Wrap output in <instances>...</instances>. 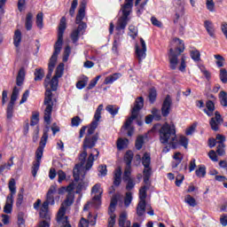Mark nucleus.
Listing matches in <instances>:
<instances>
[{
    "label": "nucleus",
    "instance_id": "obj_1",
    "mask_svg": "<svg viewBox=\"0 0 227 227\" xmlns=\"http://www.w3.org/2000/svg\"><path fill=\"white\" fill-rule=\"evenodd\" d=\"M65 29H67V18L63 16L60 19L58 30V40L55 43L54 52L50 59V62L48 65V74L44 80V86L46 88V91L44 94L43 101V105L45 106L43 119L47 125H51L52 107H54V101H52V89H49L47 87L49 86V84L51 85V77H52V72H54L56 61H58V55L59 54V52H61V49L63 48V35H65Z\"/></svg>",
    "mask_w": 227,
    "mask_h": 227
},
{
    "label": "nucleus",
    "instance_id": "obj_26",
    "mask_svg": "<svg viewBox=\"0 0 227 227\" xmlns=\"http://www.w3.org/2000/svg\"><path fill=\"white\" fill-rule=\"evenodd\" d=\"M12 166H13V157H11L7 163L0 166V175H3L4 171H10V169H12Z\"/></svg>",
    "mask_w": 227,
    "mask_h": 227
},
{
    "label": "nucleus",
    "instance_id": "obj_33",
    "mask_svg": "<svg viewBox=\"0 0 227 227\" xmlns=\"http://www.w3.org/2000/svg\"><path fill=\"white\" fill-rule=\"evenodd\" d=\"M219 98L221 106L227 107V92L224 90L220 91Z\"/></svg>",
    "mask_w": 227,
    "mask_h": 227
},
{
    "label": "nucleus",
    "instance_id": "obj_2",
    "mask_svg": "<svg viewBox=\"0 0 227 227\" xmlns=\"http://www.w3.org/2000/svg\"><path fill=\"white\" fill-rule=\"evenodd\" d=\"M97 141H98V133H96L94 136L85 137L82 144L83 152L80 153L79 163L73 169L74 182H82L86 173L93 168V162L98 159L100 152L95 148Z\"/></svg>",
    "mask_w": 227,
    "mask_h": 227
},
{
    "label": "nucleus",
    "instance_id": "obj_16",
    "mask_svg": "<svg viewBox=\"0 0 227 227\" xmlns=\"http://www.w3.org/2000/svg\"><path fill=\"white\" fill-rule=\"evenodd\" d=\"M56 192H58V185L52 184L46 193V200L43 203H46L48 207L49 205H54V194Z\"/></svg>",
    "mask_w": 227,
    "mask_h": 227
},
{
    "label": "nucleus",
    "instance_id": "obj_23",
    "mask_svg": "<svg viewBox=\"0 0 227 227\" xmlns=\"http://www.w3.org/2000/svg\"><path fill=\"white\" fill-rule=\"evenodd\" d=\"M204 27H205L207 34L209 35V36L214 37L215 35V30L214 29V23H212V21H210V20H206L204 22Z\"/></svg>",
    "mask_w": 227,
    "mask_h": 227
},
{
    "label": "nucleus",
    "instance_id": "obj_25",
    "mask_svg": "<svg viewBox=\"0 0 227 227\" xmlns=\"http://www.w3.org/2000/svg\"><path fill=\"white\" fill-rule=\"evenodd\" d=\"M150 189V181L149 184L142 186L139 190V200L140 201H146V191Z\"/></svg>",
    "mask_w": 227,
    "mask_h": 227
},
{
    "label": "nucleus",
    "instance_id": "obj_10",
    "mask_svg": "<svg viewBox=\"0 0 227 227\" xmlns=\"http://www.w3.org/2000/svg\"><path fill=\"white\" fill-rule=\"evenodd\" d=\"M120 195L115 194L112 197L110 206L108 207V214L110 215L108 219V227H114L116 224V215H114V210H116V205H118V200Z\"/></svg>",
    "mask_w": 227,
    "mask_h": 227
},
{
    "label": "nucleus",
    "instance_id": "obj_22",
    "mask_svg": "<svg viewBox=\"0 0 227 227\" xmlns=\"http://www.w3.org/2000/svg\"><path fill=\"white\" fill-rule=\"evenodd\" d=\"M25 77H26V71L24 70V67H21L16 78L17 86H22V84H24Z\"/></svg>",
    "mask_w": 227,
    "mask_h": 227
},
{
    "label": "nucleus",
    "instance_id": "obj_51",
    "mask_svg": "<svg viewBox=\"0 0 227 227\" xmlns=\"http://www.w3.org/2000/svg\"><path fill=\"white\" fill-rule=\"evenodd\" d=\"M77 4H78V0H73L71 4V7L69 9V15L71 17H74V15H75V9L77 8Z\"/></svg>",
    "mask_w": 227,
    "mask_h": 227
},
{
    "label": "nucleus",
    "instance_id": "obj_62",
    "mask_svg": "<svg viewBox=\"0 0 227 227\" xmlns=\"http://www.w3.org/2000/svg\"><path fill=\"white\" fill-rule=\"evenodd\" d=\"M151 22L153 26H156V27H162V22L159 21V20H157V18L154 16L151 18Z\"/></svg>",
    "mask_w": 227,
    "mask_h": 227
},
{
    "label": "nucleus",
    "instance_id": "obj_31",
    "mask_svg": "<svg viewBox=\"0 0 227 227\" xmlns=\"http://www.w3.org/2000/svg\"><path fill=\"white\" fill-rule=\"evenodd\" d=\"M214 58L216 59V67H218V68H223V67H224V61H226L224 57L221 54H215L214 55Z\"/></svg>",
    "mask_w": 227,
    "mask_h": 227
},
{
    "label": "nucleus",
    "instance_id": "obj_52",
    "mask_svg": "<svg viewBox=\"0 0 227 227\" xmlns=\"http://www.w3.org/2000/svg\"><path fill=\"white\" fill-rule=\"evenodd\" d=\"M38 121H40V114L35 113L32 115L30 125L35 127V125H37Z\"/></svg>",
    "mask_w": 227,
    "mask_h": 227
},
{
    "label": "nucleus",
    "instance_id": "obj_38",
    "mask_svg": "<svg viewBox=\"0 0 227 227\" xmlns=\"http://www.w3.org/2000/svg\"><path fill=\"white\" fill-rule=\"evenodd\" d=\"M220 81L223 84H227V70L226 68H221L219 73Z\"/></svg>",
    "mask_w": 227,
    "mask_h": 227
},
{
    "label": "nucleus",
    "instance_id": "obj_3",
    "mask_svg": "<svg viewBox=\"0 0 227 227\" xmlns=\"http://www.w3.org/2000/svg\"><path fill=\"white\" fill-rule=\"evenodd\" d=\"M152 132H157L159 130L160 134V143L161 145H172L173 148L175 143H176V129H175V124L169 125V123L165 122L162 126L160 124H155L152 128Z\"/></svg>",
    "mask_w": 227,
    "mask_h": 227
},
{
    "label": "nucleus",
    "instance_id": "obj_32",
    "mask_svg": "<svg viewBox=\"0 0 227 227\" xmlns=\"http://www.w3.org/2000/svg\"><path fill=\"white\" fill-rule=\"evenodd\" d=\"M35 81H42L45 75V72L43 71V68H36L35 73Z\"/></svg>",
    "mask_w": 227,
    "mask_h": 227
},
{
    "label": "nucleus",
    "instance_id": "obj_36",
    "mask_svg": "<svg viewBox=\"0 0 227 227\" xmlns=\"http://www.w3.org/2000/svg\"><path fill=\"white\" fill-rule=\"evenodd\" d=\"M19 97V89L17 87L13 88L12 94L11 96V101L9 103L10 106H15V102L17 98Z\"/></svg>",
    "mask_w": 227,
    "mask_h": 227
},
{
    "label": "nucleus",
    "instance_id": "obj_49",
    "mask_svg": "<svg viewBox=\"0 0 227 227\" xmlns=\"http://www.w3.org/2000/svg\"><path fill=\"white\" fill-rule=\"evenodd\" d=\"M79 35H81L80 32H78L75 29L73 30V32L70 35V38H71L73 43H77V42H79Z\"/></svg>",
    "mask_w": 227,
    "mask_h": 227
},
{
    "label": "nucleus",
    "instance_id": "obj_40",
    "mask_svg": "<svg viewBox=\"0 0 227 227\" xmlns=\"http://www.w3.org/2000/svg\"><path fill=\"white\" fill-rule=\"evenodd\" d=\"M132 174V167H126L124 169V174H123V181L127 182V180H130V175Z\"/></svg>",
    "mask_w": 227,
    "mask_h": 227
},
{
    "label": "nucleus",
    "instance_id": "obj_47",
    "mask_svg": "<svg viewBox=\"0 0 227 227\" xmlns=\"http://www.w3.org/2000/svg\"><path fill=\"white\" fill-rule=\"evenodd\" d=\"M196 127H198V122H194L188 129H186V136H192V134H194V132L196 131Z\"/></svg>",
    "mask_w": 227,
    "mask_h": 227
},
{
    "label": "nucleus",
    "instance_id": "obj_6",
    "mask_svg": "<svg viewBox=\"0 0 227 227\" xmlns=\"http://www.w3.org/2000/svg\"><path fill=\"white\" fill-rule=\"evenodd\" d=\"M172 43H174V45H179L176 48V51H178V54L175 53L173 48L169 49L168 54L170 68L171 70H176V67L178 65V56H180V54L184 52L185 46L184 45V42L178 38L174 39Z\"/></svg>",
    "mask_w": 227,
    "mask_h": 227
},
{
    "label": "nucleus",
    "instance_id": "obj_13",
    "mask_svg": "<svg viewBox=\"0 0 227 227\" xmlns=\"http://www.w3.org/2000/svg\"><path fill=\"white\" fill-rule=\"evenodd\" d=\"M223 121H224L223 120L221 114L218 111L215 112V117H212L211 120L209 121V124L212 130L217 132V130H219V127L223 125Z\"/></svg>",
    "mask_w": 227,
    "mask_h": 227
},
{
    "label": "nucleus",
    "instance_id": "obj_56",
    "mask_svg": "<svg viewBox=\"0 0 227 227\" xmlns=\"http://www.w3.org/2000/svg\"><path fill=\"white\" fill-rule=\"evenodd\" d=\"M153 118L159 121L161 118L160 112L157 108H153L152 110Z\"/></svg>",
    "mask_w": 227,
    "mask_h": 227
},
{
    "label": "nucleus",
    "instance_id": "obj_50",
    "mask_svg": "<svg viewBox=\"0 0 227 227\" xmlns=\"http://www.w3.org/2000/svg\"><path fill=\"white\" fill-rule=\"evenodd\" d=\"M157 98V90L155 89H151L149 91V101L153 104Z\"/></svg>",
    "mask_w": 227,
    "mask_h": 227
},
{
    "label": "nucleus",
    "instance_id": "obj_12",
    "mask_svg": "<svg viewBox=\"0 0 227 227\" xmlns=\"http://www.w3.org/2000/svg\"><path fill=\"white\" fill-rule=\"evenodd\" d=\"M64 70H65V64L60 63L57 67L55 75L52 77V79L51 81V91H56V90H58V82H59L58 79H59V77L63 76Z\"/></svg>",
    "mask_w": 227,
    "mask_h": 227
},
{
    "label": "nucleus",
    "instance_id": "obj_53",
    "mask_svg": "<svg viewBox=\"0 0 227 227\" xmlns=\"http://www.w3.org/2000/svg\"><path fill=\"white\" fill-rule=\"evenodd\" d=\"M184 201L190 205V207H196V200L191 195H187Z\"/></svg>",
    "mask_w": 227,
    "mask_h": 227
},
{
    "label": "nucleus",
    "instance_id": "obj_58",
    "mask_svg": "<svg viewBox=\"0 0 227 227\" xmlns=\"http://www.w3.org/2000/svg\"><path fill=\"white\" fill-rule=\"evenodd\" d=\"M13 118V105H8L7 106V120Z\"/></svg>",
    "mask_w": 227,
    "mask_h": 227
},
{
    "label": "nucleus",
    "instance_id": "obj_4",
    "mask_svg": "<svg viewBox=\"0 0 227 227\" xmlns=\"http://www.w3.org/2000/svg\"><path fill=\"white\" fill-rule=\"evenodd\" d=\"M134 0H126L125 4L121 5V16L118 19L116 30L121 31L127 27L129 20H130V13H132V6H134Z\"/></svg>",
    "mask_w": 227,
    "mask_h": 227
},
{
    "label": "nucleus",
    "instance_id": "obj_34",
    "mask_svg": "<svg viewBox=\"0 0 227 227\" xmlns=\"http://www.w3.org/2000/svg\"><path fill=\"white\" fill-rule=\"evenodd\" d=\"M129 145V139L127 138H119L117 140V148L118 150H123V148H127V145Z\"/></svg>",
    "mask_w": 227,
    "mask_h": 227
},
{
    "label": "nucleus",
    "instance_id": "obj_39",
    "mask_svg": "<svg viewBox=\"0 0 227 227\" xmlns=\"http://www.w3.org/2000/svg\"><path fill=\"white\" fill-rule=\"evenodd\" d=\"M143 145H145V137L138 136L135 142V146L137 150H141V148H143Z\"/></svg>",
    "mask_w": 227,
    "mask_h": 227
},
{
    "label": "nucleus",
    "instance_id": "obj_46",
    "mask_svg": "<svg viewBox=\"0 0 227 227\" xmlns=\"http://www.w3.org/2000/svg\"><path fill=\"white\" fill-rule=\"evenodd\" d=\"M197 176H199L200 178L205 176L207 175V168H205L204 166H200L199 167V169H197L195 171Z\"/></svg>",
    "mask_w": 227,
    "mask_h": 227
},
{
    "label": "nucleus",
    "instance_id": "obj_28",
    "mask_svg": "<svg viewBox=\"0 0 227 227\" xmlns=\"http://www.w3.org/2000/svg\"><path fill=\"white\" fill-rule=\"evenodd\" d=\"M119 77H121V74L114 73V74L109 75L105 79V84H113L114 81H118Z\"/></svg>",
    "mask_w": 227,
    "mask_h": 227
},
{
    "label": "nucleus",
    "instance_id": "obj_19",
    "mask_svg": "<svg viewBox=\"0 0 227 227\" xmlns=\"http://www.w3.org/2000/svg\"><path fill=\"white\" fill-rule=\"evenodd\" d=\"M130 221L127 220V212H122L119 215V226L120 227H130Z\"/></svg>",
    "mask_w": 227,
    "mask_h": 227
},
{
    "label": "nucleus",
    "instance_id": "obj_64",
    "mask_svg": "<svg viewBox=\"0 0 227 227\" xmlns=\"http://www.w3.org/2000/svg\"><path fill=\"white\" fill-rule=\"evenodd\" d=\"M220 224L222 226H227V215L223 214L220 216Z\"/></svg>",
    "mask_w": 227,
    "mask_h": 227
},
{
    "label": "nucleus",
    "instance_id": "obj_45",
    "mask_svg": "<svg viewBox=\"0 0 227 227\" xmlns=\"http://www.w3.org/2000/svg\"><path fill=\"white\" fill-rule=\"evenodd\" d=\"M22 201H24V189H21L18 193L16 206L20 207V205H22Z\"/></svg>",
    "mask_w": 227,
    "mask_h": 227
},
{
    "label": "nucleus",
    "instance_id": "obj_20",
    "mask_svg": "<svg viewBox=\"0 0 227 227\" xmlns=\"http://www.w3.org/2000/svg\"><path fill=\"white\" fill-rule=\"evenodd\" d=\"M146 212V200H139L137 206V215L141 217Z\"/></svg>",
    "mask_w": 227,
    "mask_h": 227
},
{
    "label": "nucleus",
    "instance_id": "obj_11",
    "mask_svg": "<svg viewBox=\"0 0 227 227\" xmlns=\"http://www.w3.org/2000/svg\"><path fill=\"white\" fill-rule=\"evenodd\" d=\"M104 109V105H99L96 110V113L94 114V121L90 123V126L87 131L86 136H91L94 134L95 130L97 129V127H98V121H100V119L102 118V110Z\"/></svg>",
    "mask_w": 227,
    "mask_h": 227
},
{
    "label": "nucleus",
    "instance_id": "obj_59",
    "mask_svg": "<svg viewBox=\"0 0 227 227\" xmlns=\"http://www.w3.org/2000/svg\"><path fill=\"white\" fill-rule=\"evenodd\" d=\"M71 49L69 46H67L64 51L63 61H68V58L70 57Z\"/></svg>",
    "mask_w": 227,
    "mask_h": 227
},
{
    "label": "nucleus",
    "instance_id": "obj_60",
    "mask_svg": "<svg viewBox=\"0 0 227 227\" xmlns=\"http://www.w3.org/2000/svg\"><path fill=\"white\" fill-rule=\"evenodd\" d=\"M208 157L213 160V162H217V160H219V159H217V153L214 150L209 151Z\"/></svg>",
    "mask_w": 227,
    "mask_h": 227
},
{
    "label": "nucleus",
    "instance_id": "obj_44",
    "mask_svg": "<svg viewBox=\"0 0 227 227\" xmlns=\"http://www.w3.org/2000/svg\"><path fill=\"white\" fill-rule=\"evenodd\" d=\"M73 204H74V193H67V198L64 201V205H66V207H70Z\"/></svg>",
    "mask_w": 227,
    "mask_h": 227
},
{
    "label": "nucleus",
    "instance_id": "obj_24",
    "mask_svg": "<svg viewBox=\"0 0 227 227\" xmlns=\"http://www.w3.org/2000/svg\"><path fill=\"white\" fill-rule=\"evenodd\" d=\"M206 106H207V110H204L206 114H207V116H213L214 115V111H215V105H214V102H212V100H208L206 103Z\"/></svg>",
    "mask_w": 227,
    "mask_h": 227
},
{
    "label": "nucleus",
    "instance_id": "obj_54",
    "mask_svg": "<svg viewBox=\"0 0 227 227\" xmlns=\"http://www.w3.org/2000/svg\"><path fill=\"white\" fill-rule=\"evenodd\" d=\"M18 226L26 227V220H24V214L22 213L18 215Z\"/></svg>",
    "mask_w": 227,
    "mask_h": 227
},
{
    "label": "nucleus",
    "instance_id": "obj_37",
    "mask_svg": "<svg viewBox=\"0 0 227 227\" xmlns=\"http://www.w3.org/2000/svg\"><path fill=\"white\" fill-rule=\"evenodd\" d=\"M35 23L39 29H42V27H43V12L37 13Z\"/></svg>",
    "mask_w": 227,
    "mask_h": 227
},
{
    "label": "nucleus",
    "instance_id": "obj_18",
    "mask_svg": "<svg viewBox=\"0 0 227 227\" xmlns=\"http://www.w3.org/2000/svg\"><path fill=\"white\" fill-rule=\"evenodd\" d=\"M120 184H121V167H118L114 171V185L120 187Z\"/></svg>",
    "mask_w": 227,
    "mask_h": 227
},
{
    "label": "nucleus",
    "instance_id": "obj_5",
    "mask_svg": "<svg viewBox=\"0 0 227 227\" xmlns=\"http://www.w3.org/2000/svg\"><path fill=\"white\" fill-rule=\"evenodd\" d=\"M47 139H49V134L47 133V131H44L43 137H41L39 146L35 151V161L33 162L32 167L33 176H36L38 169H40V162L42 161V158L43 157V148H45V145H47Z\"/></svg>",
    "mask_w": 227,
    "mask_h": 227
},
{
    "label": "nucleus",
    "instance_id": "obj_55",
    "mask_svg": "<svg viewBox=\"0 0 227 227\" xmlns=\"http://www.w3.org/2000/svg\"><path fill=\"white\" fill-rule=\"evenodd\" d=\"M9 190L11 194H15L17 192V188L15 187V179L12 178L9 182Z\"/></svg>",
    "mask_w": 227,
    "mask_h": 227
},
{
    "label": "nucleus",
    "instance_id": "obj_42",
    "mask_svg": "<svg viewBox=\"0 0 227 227\" xmlns=\"http://www.w3.org/2000/svg\"><path fill=\"white\" fill-rule=\"evenodd\" d=\"M130 203H132V192H127L126 196L124 198V206L126 207H130Z\"/></svg>",
    "mask_w": 227,
    "mask_h": 227
},
{
    "label": "nucleus",
    "instance_id": "obj_29",
    "mask_svg": "<svg viewBox=\"0 0 227 227\" xmlns=\"http://www.w3.org/2000/svg\"><path fill=\"white\" fill-rule=\"evenodd\" d=\"M21 42H22V33L20 32V30H16L13 37V43L15 47H19Z\"/></svg>",
    "mask_w": 227,
    "mask_h": 227
},
{
    "label": "nucleus",
    "instance_id": "obj_15",
    "mask_svg": "<svg viewBox=\"0 0 227 227\" xmlns=\"http://www.w3.org/2000/svg\"><path fill=\"white\" fill-rule=\"evenodd\" d=\"M140 44L141 48H139L137 44L136 45V54L139 63H141L142 59L146 58V43L145 42V39L140 38Z\"/></svg>",
    "mask_w": 227,
    "mask_h": 227
},
{
    "label": "nucleus",
    "instance_id": "obj_30",
    "mask_svg": "<svg viewBox=\"0 0 227 227\" xmlns=\"http://www.w3.org/2000/svg\"><path fill=\"white\" fill-rule=\"evenodd\" d=\"M25 27L27 31H31V28L33 27V13L28 12L27 14Z\"/></svg>",
    "mask_w": 227,
    "mask_h": 227
},
{
    "label": "nucleus",
    "instance_id": "obj_57",
    "mask_svg": "<svg viewBox=\"0 0 227 227\" xmlns=\"http://www.w3.org/2000/svg\"><path fill=\"white\" fill-rule=\"evenodd\" d=\"M98 170L101 176H106L107 175V166L106 165H100Z\"/></svg>",
    "mask_w": 227,
    "mask_h": 227
},
{
    "label": "nucleus",
    "instance_id": "obj_48",
    "mask_svg": "<svg viewBox=\"0 0 227 227\" xmlns=\"http://www.w3.org/2000/svg\"><path fill=\"white\" fill-rule=\"evenodd\" d=\"M80 123H82L81 117L76 115L71 119V127H79Z\"/></svg>",
    "mask_w": 227,
    "mask_h": 227
},
{
    "label": "nucleus",
    "instance_id": "obj_41",
    "mask_svg": "<svg viewBox=\"0 0 227 227\" xmlns=\"http://www.w3.org/2000/svg\"><path fill=\"white\" fill-rule=\"evenodd\" d=\"M225 146L224 143L218 144L216 147L217 155H220L221 157H223V155H226V151L224 150Z\"/></svg>",
    "mask_w": 227,
    "mask_h": 227
},
{
    "label": "nucleus",
    "instance_id": "obj_21",
    "mask_svg": "<svg viewBox=\"0 0 227 227\" xmlns=\"http://www.w3.org/2000/svg\"><path fill=\"white\" fill-rule=\"evenodd\" d=\"M39 214L42 219H46V220L51 219V215H49V206H47V203H43L41 207V211Z\"/></svg>",
    "mask_w": 227,
    "mask_h": 227
},
{
    "label": "nucleus",
    "instance_id": "obj_27",
    "mask_svg": "<svg viewBox=\"0 0 227 227\" xmlns=\"http://www.w3.org/2000/svg\"><path fill=\"white\" fill-rule=\"evenodd\" d=\"M134 159V153L132 151H128L124 155V161L126 167H132V160Z\"/></svg>",
    "mask_w": 227,
    "mask_h": 227
},
{
    "label": "nucleus",
    "instance_id": "obj_14",
    "mask_svg": "<svg viewBox=\"0 0 227 227\" xmlns=\"http://www.w3.org/2000/svg\"><path fill=\"white\" fill-rule=\"evenodd\" d=\"M66 212L67 209L64 207L59 208L57 215V222L61 227H72L68 223V216H65Z\"/></svg>",
    "mask_w": 227,
    "mask_h": 227
},
{
    "label": "nucleus",
    "instance_id": "obj_43",
    "mask_svg": "<svg viewBox=\"0 0 227 227\" xmlns=\"http://www.w3.org/2000/svg\"><path fill=\"white\" fill-rule=\"evenodd\" d=\"M106 111L108 113H110V114H112V116H116V114L118 113V111H120V107H115L113 105H108L106 106Z\"/></svg>",
    "mask_w": 227,
    "mask_h": 227
},
{
    "label": "nucleus",
    "instance_id": "obj_17",
    "mask_svg": "<svg viewBox=\"0 0 227 227\" xmlns=\"http://www.w3.org/2000/svg\"><path fill=\"white\" fill-rule=\"evenodd\" d=\"M171 104H173V100L171 99V97L168 95L165 98L161 106L162 116L166 117L169 115V112L171 111Z\"/></svg>",
    "mask_w": 227,
    "mask_h": 227
},
{
    "label": "nucleus",
    "instance_id": "obj_35",
    "mask_svg": "<svg viewBox=\"0 0 227 227\" xmlns=\"http://www.w3.org/2000/svg\"><path fill=\"white\" fill-rule=\"evenodd\" d=\"M190 56L193 61H201V53L198 50L191 51Z\"/></svg>",
    "mask_w": 227,
    "mask_h": 227
},
{
    "label": "nucleus",
    "instance_id": "obj_61",
    "mask_svg": "<svg viewBox=\"0 0 227 227\" xmlns=\"http://www.w3.org/2000/svg\"><path fill=\"white\" fill-rule=\"evenodd\" d=\"M179 144L181 145V146L187 148V145H189V139H187V137H180Z\"/></svg>",
    "mask_w": 227,
    "mask_h": 227
},
{
    "label": "nucleus",
    "instance_id": "obj_7",
    "mask_svg": "<svg viewBox=\"0 0 227 227\" xmlns=\"http://www.w3.org/2000/svg\"><path fill=\"white\" fill-rule=\"evenodd\" d=\"M144 106H145V99L143 98V97L137 98L134 106L131 109V116L126 120L123 125V129H129V127L132 125V122L134 121V120H137V116H139V111H141Z\"/></svg>",
    "mask_w": 227,
    "mask_h": 227
},
{
    "label": "nucleus",
    "instance_id": "obj_8",
    "mask_svg": "<svg viewBox=\"0 0 227 227\" xmlns=\"http://www.w3.org/2000/svg\"><path fill=\"white\" fill-rule=\"evenodd\" d=\"M84 17H86V1L82 0L80 4V8L78 10V13L76 15L75 24H78V27L74 29L81 35H84V32L86 31V27H88V25H86V22H83Z\"/></svg>",
    "mask_w": 227,
    "mask_h": 227
},
{
    "label": "nucleus",
    "instance_id": "obj_63",
    "mask_svg": "<svg viewBox=\"0 0 227 227\" xmlns=\"http://www.w3.org/2000/svg\"><path fill=\"white\" fill-rule=\"evenodd\" d=\"M129 31H130V36H132L133 38H136V36H137V27H134V26H132V25H130L129 27Z\"/></svg>",
    "mask_w": 227,
    "mask_h": 227
},
{
    "label": "nucleus",
    "instance_id": "obj_9",
    "mask_svg": "<svg viewBox=\"0 0 227 227\" xmlns=\"http://www.w3.org/2000/svg\"><path fill=\"white\" fill-rule=\"evenodd\" d=\"M142 164L144 166V184L145 185H150V178L152 176V167H150V164H152V158L150 157L149 153H145L144 156L142 157Z\"/></svg>",
    "mask_w": 227,
    "mask_h": 227
}]
</instances>
